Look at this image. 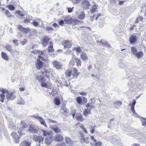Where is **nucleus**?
Segmentation results:
<instances>
[{
  "label": "nucleus",
  "instance_id": "1",
  "mask_svg": "<svg viewBox=\"0 0 146 146\" xmlns=\"http://www.w3.org/2000/svg\"><path fill=\"white\" fill-rule=\"evenodd\" d=\"M16 97V95L15 92H7L6 99L8 100H12L15 99Z\"/></svg>",
  "mask_w": 146,
  "mask_h": 146
},
{
  "label": "nucleus",
  "instance_id": "2",
  "mask_svg": "<svg viewBox=\"0 0 146 146\" xmlns=\"http://www.w3.org/2000/svg\"><path fill=\"white\" fill-rule=\"evenodd\" d=\"M52 70L49 68H46L44 69V71H42V74H45L47 78H49L50 76H52Z\"/></svg>",
  "mask_w": 146,
  "mask_h": 146
},
{
  "label": "nucleus",
  "instance_id": "3",
  "mask_svg": "<svg viewBox=\"0 0 146 146\" xmlns=\"http://www.w3.org/2000/svg\"><path fill=\"white\" fill-rule=\"evenodd\" d=\"M5 48L8 51L10 52L11 54H17L18 53V51L16 49L15 50L12 49L13 46L11 45L7 44L6 45Z\"/></svg>",
  "mask_w": 146,
  "mask_h": 146
},
{
  "label": "nucleus",
  "instance_id": "4",
  "mask_svg": "<svg viewBox=\"0 0 146 146\" xmlns=\"http://www.w3.org/2000/svg\"><path fill=\"white\" fill-rule=\"evenodd\" d=\"M63 19L64 20L65 23L68 24H72L74 20L72 18L68 16L64 17Z\"/></svg>",
  "mask_w": 146,
  "mask_h": 146
},
{
  "label": "nucleus",
  "instance_id": "5",
  "mask_svg": "<svg viewBox=\"0 0 146 146\" xmlns=\"http://www.w3.org/2000/svg\"><path fill=\"white\" fill-rule=\"evenodd\" d=\"M82 6L84 9H88L91 6L88 1L86 0H83L82 2Z\"/></svg>",
  "mask_w": 146,
  "mask_h": 146
},
{
  "label": "nucleus",
  "instance_id": "6",
  "mask_svg": "<svg viewBox=\"0 0 146 146\" xmlns=\"http://www.w3.org/2000/svg\"><path fill=\"white\" fill-rule=\"evenodd\" d=\"M20 124L21 126L20 127L19 129L21 131H18V133L20 134L21 136V131L23 130H25L27 126L25 122L23 121H21L20 123Z\"/></svg>",
  "mask_w": 146,
  "mask_h": 146
},
{
  "label": "nucleus",
  "instance_id": "7",
  "mask_svg": "<svg viewBox=\"0 0 146 146\" xmlns=\"http://www.w3.org/2000/svg\"><path fill=\"white\" fill-rule=\"evenodd\" d=\"M136 101L135 100H134L133 101L132 104H129V105L131 107V110L132 112L134 114L135 116H137L138 115L135 112V111L134 109V106L136 104Z\"/></svg>",
  "mask_w": 146,
  "mask_h": 146
},
{
  "label": "nucleus",
  "instance_id": "8",
  "mask_svg": "<svg viewBox=\"0 0 146 146\" xmlns=\"http://www.w3.org/2000/svg\"><path fill=\"white\" fill-rule=\"evenodd\" d=\"M18 28L20 31L25 33H28L30 31V29L29 28H25L22 27V26L21 25H19L18 26Z\"/></svg>",
  "mask_w": 146,
  "mask_h": 146
},
{
  "label": "nucleus",
  "instance_id": "9",
  "mask_svg": "<svg viewBox=\"0 0 146 146\" xmlns=\"http://www.w3.org/2000/svg\"><path fill=\"white\" fill-rule=\"evenodd\" d=\"M43 65V62L39 59H38L35 63V66L38 70L40 69Z\"/></svg>",
  "mask_w": 146,
  "mask_h": 146
},
{
  "label": "nucleus",
  "instance_id": "10",
  "mask_svg": "<svg viewBox=\"0 0 146 146\" xmlns=\"http://www.w3.org/2000/svg\"><path fill=\"white\" fill-rule=\"evenodd\" d=\"M11 136L13 137L15 142L17 143H19V139L20 138L21 135L19 137L15 133H12L11 134Z\"/></svg>",
  "mask_w": 146,
  "mask_h": 146
},
{
  "label": "nucleus",
  "instance_id": "11",
  "mask_svg": "<svg viewBox=\"0 0 146 146\" xmlns=\"http://www.w3.org/2000/svg\"><path fill=\"white\" fill-rule=\"evenodd\" d=\"M54 66L57 69H60L62 68V65L60 63L56 60L53 62Z\"/></svg>",
  "mask_w": 146,
  "mask_h": 146
},
{
  "label": "nucleus",
  "instance_id": "12",
  "mask_svg": "<svg viewBox=\"0 0 146 146\" xmlns=\"http://www.w3.org/2000/svg\"><path fill=\"white\" fill-rule=\"evenodd\" d=\"M62 45L64 46V48H70L72 46L70 42L68 40H64L63 41Z\"/></svg>",
  "mask_w": 146,
  "mask_h": 146
},
{
  "label": "nucleus",
  "instance_id": "13",
  "mask_svg": "<svg viewBox=\"0 0 146 146\" xmlns=\"http://www.w3.org/2000/svg\"><path fill=\"white\" fill-rule=\"evenodd\" d=\"M53 140V138L52 137H46L44 142L47 145H49L51 144Z\"/></svg>",
  "mask_w": 146,
  "mask_h": 146
},
{
  "label": "nucleus",
  "instance_id": "14",
  "mask_svg": "<svg viewBox=\"0 0 146 146\" xmlns=\"http://www.w3.org/2000/svg\"><path fill=\"white\" fill-rule=\"evenodd\" d=\"M28 131L33 133H37L38 132L37 128L32 125H30Z\"/></svg>",
  "mask_w": 146,
  "mask_h": 146
},
{
  "label": "nucleus",
  "instance_id": "15",
  "mask_svg": "<svg viewBox=\"0 0 146 146\" xmlns=\"http://www.w3.org/2000/svg\"><path fill=\"white\" fill-rule=\"evenodd\" d=\"M73 71L72 74V78H77L79 75V73H78L77 70L76 68H73Z\"/></svg>",
  "mask_w": 146,
  "mask_h": 146
},
{
  "label": "nucleus",
  "instance_id": "16",
  "mask_svg": "<svg viewBox=\"0 0 146 146\" xmlns=\"http://www.w3.org/2000/svg\"><path fill=\"white\" fill-rule=\"evenodd\" d=\"M80 58L83 61H87L88 59V57L85 52L82 53L80 55Z\"/></svg>",
  "mask_w": 146,
  "mask_h": 146
},
{
  "label": "nucleus",
  "instance_id": "17",
  "mask_svg": "<svg viewBox=\"0 0 146 146\" xmlns=\"http://www.w3.org/2000/svg\"><path fill=\"white\" fill-rule=\"evenodd\" d=\"M53 139L56 141L60 142L63 140V137L61 135L58 134L56 135L54 138H53Z\"/></svg>",
  "mask_w": 146,
  "mask_h": 146
},
{
  "label": "nucleus",
  "instance_id": "18",
  "mask_svg": "<svg viewBox=\"0 0 146 146\" xmlns=\"http://www.w3.org/2000/svg\"><path fill=\"white\" fill-rule=\"evenodd\" d=\"M31 145V143L30 141H25L21 143L20 146H30Z\"/></svg>",
  "mask_w": 146,
  "mask_h": 146
},
{
  "label": "nucleus",
  "instance_id": "19",
  "mask_svg": "<svg viewBox=\"0 0 146 146\" xmlns=\"http://www.w3.org/2000/svg\"><path fill=\"white\" fill-rule=\"evenodd\" d=\"M51 129L56 133H59L61 131L60 129L56 126H52L51 127Z\"/></svg>",
  "mask_w": 146,
  "mask_h": 146
},
{
  "label": "nucleus",
  "instance_id": "20",
  "mask_svg": "<svg viewBox=\"0 0 146 146\" xmlns=\"http://www.w3.org/2000/svg\"><path fill=\"white\" fill-rule=\"evenodd\" d=\"M97 5L95 4L92 6L91 8V9L90 10L89 12L91 13H94L95 12L97 11Z\"/></svg>",
  "mask_w": 146,
  "mask_h": 146
},
{
  "label": "nucleus",
  "instance_id": "21",
  "mask_svg": "<svg viewBox=\"0 0 146 146\" xmlns=\"http://www.w3.org/2000/svg\"><path fill=\"white\" fill-rule=\"evenodd\" d=\"M129 40L131 44L134 43L137 41V38L135 36H132L129 38Z\"/></svg>",
  "mask_w": 146,
  "mask_h": 146
},
{
  "label": "nucleus",
  "instance_id": "22",
  "mask_svg": "<svg viewBox=\"0 0 146 146\" xmlns=\"http://www.w3.org/2000/svg\"><path fill=\"white\" fill-rule=\"evenodd\" d=\"M1 56L3 59L6 61L9 60V57L7 54L4 52H2L1 54Z\"/></svg>",
  "mask_w": 146,
  "mask_h": 146
},
{
  "label": "nucleus",
  "instance_id": "23",
  "mask_svg": "<svg viewBox=\"0 0 146 146\" xmlns=\"http://www.w3.org/2000/svg\"><path fill=\"white\" fill-rule=\"evenodd\" d=\"M76 118L78 121H82L83 119L82 118V115L81 113H79L77 114L76 117Z\"/></svg>",
  "mask_w": 146,
  "mask_h": 146
},
{
  "label": "nucleus",
  "instance_id": "24",
  "mask_svg": "<svg viewBox=\"0 0 146 146\" xmlns=\"http://www.w3.org/2000/svg\"><path fill=\"white\" fill-rule=\"evenodd\" d=\"M41 134L44 136L45 137L49 135V133L46 131L42 129L40 130Z\"/></svg>",
  "mask_w": 146,
  "mask_h": 146
},
{
  "label": "nucleus",
  "instance_id": "25",
  "mask_svg": "<svg viewBox=\"0 0 146 146\" xmlns=\"http://www.w3.org/2000/svg\"><path fill=\"white\" fill-rule=\"evenodd\" d=\"M74 60H75L76 63V65L78 66L79 67L81 66L82 62L79 58H74Z\"/></svg>",
  "mask_w": 146,
  "mask_h": 146
},
{
  "label": "nucleus",
  "instance_id": "26",
  "mask_svg": "<svg viewBox=\"0 0 146 146\" xmlns=\"http://www.w3.org/2000/svg\"><path fill=\"white\" fill-rule=\"evenodd\" d=\"M85 15L84 12H81L80 14L78 15V18L79 19L83 20L85 18Z\"/></svg>",
  "mask_w": 146,
  "mask_h": 146
},
{
  "label": "nucleus",
  "instance_id": "27",
  "mask_svg": "<svg viewBox=\"0 0 146 146\" xmlns=\"http://www.w3.org/2000/svg\"><path fill=\"white\" fill-rule=\"evenodd\" d=\"M66 141L69 144V146H72L73 141H72L69 137H66Z\"/></svg>",
  "mask_w": 146,
  "mask_h": 146
},
{
  "label": "nucleus",
  "instance_id": "28",
  "mask_svg": "<svg viewBox=\"0 0 146 146\" xmlns=\"http://www.w3.org/2000/svg\"><path fill=\"white\" fill-rule=\"evenodd\" d=\"M44 138L42 136H38L36 138V141L38 142L39 143L43 141Z\"/></svg>",
  "mask_w": 146,
  "mask_h": 146
},
{
  "label": "nucleus",
  "instance_id": "29",
  "mask_svg": "<svg viewBox=\"0 0 146 146\" xmlns=\"http://www.w3.org/2000/svg\"><path fill=\"white\" fill-rule=\"evenodd\" d=\"M135 56L137 57L138 59L142 58L143 56V53L141 51H139L137 52Z\"/></svg>",
  "mask_w": 146,
  "mask_h": 146
},
{
  "label": "nucleus",
  "instance_id": "30",
  "mask_svg": "<svg viewBox=\"0 0 146 146\" xmlns=\"http://www.w3.org/2000/svg\"><path fill=\"white\" fill-rule=\"evenodd\" d=\"M82 96H78L77 97L76 99L77 102L80 104H82Z\"/></svg>",
  "mask_w": 146,
  "mask_h": 146
},
{
  "label": "nucleus",
  "instance_id": "31",
  "mask_svg": "<svg viewBox=\"0 0 146 146\" xmlns=\"http://www.w3.org/2000/svg\"><path fill=\"white\" fill-rule=\"evenodd\" d=\"M40 123L45 127H47V125L45 123L44 120L41 117L38 120Z\"/></svg>",
  "mask_w": 146,
  "mask_h": 146
},
{
  "label": "nucleus",
  "instance_id": "32",
  "mask_svg": "<svg viewBox=\"0 0 146 146\" xmlns=\"http://www.w3.org/2000/svg\"><path fill=\"white\" fill-rule=\"evenodd\" d=\"M49 45L48 47V51L50 52H53L54 50V49L53 48V45L51 41H50L49 42Z\"/></svg>",
  "mask_w": 146,
  "mask_h": 146
},
{
  "label": "nucleus",
  "instance_id": "33",
  "mask_svg": "<svg viewBox=\"0 0 146 146\" xmlns=\"http://www.w3.org/2000/svg\"><path fill=\"white\" fill-rule=\"evenodd\" d=\"M131 53L135 55L137 52V49L134 47H131Z\"/></svg>",
  "mask_w": 146,
  "mask_h": 146
},
{
  "label": "nucleus",
  "instance_id": "34",
  "mask_svg": "<svg viewBox=\"0 0 146 146\" xmlns=\"http://www.w3.org/2000/svg\"><path fill=\"white\" fill-rule=\"evenodd\" d=\"M73 54V57H72V59L69 63V64L71 66H73L75 64L74 58H74V55Z\"/></svg>",
  "mask_w": 146,
  "mask_h": 146
},
{
  "label": "nucleus",
  "instance_id": "35",
  "mask_svg": "<svg viewBox=\"0 0 146 146\" xmlns=\"http://www.w3.org/2000/svg\"><path fill=\"white\" fill-rule=\"evenodd\" d=\"M5 13L6 16L8 17H13V16L11 15V13L8 10L5 11Z\"/></svg>",
  "mask_w": 146,
  "mask_h": 146
},
{
  "label": "nucleus",
  "instance_id": "36",
  "mask_svg": "<svg viewBox=\"0 0 146 146\" xmlns=\"http://www.w3.org/2000/svg\"><path fill=\"white\" fill-rule=\"evenodd\" d=\"M140 120L141 121L142 125L146 127V118L141 117Z\"/></svg>",
  "mask_w": 146,
  "mask_h": 146
},
{
  "label": "nucleus",
  "instance_id": "37",
  "mask_svg": "<svg viewBox=\"0 0 146 146\" xmlns=\"http://www.w3.org/2000/svg\"><path fill=\"white\" fill-rule=\"evenodd\" d=\"M72 49L73 50H76V52L78 53H80L81 51V49L80 47L73 48Z\"/></svg>",
  "mask_w": 146,
  "mask_h": 146
},
{
  "label": "nucleus",
  "instance_id": "38",
  "mask_svg": "<svg viewBox=\"0 0 146 146\" xmlns=\"http://www.w3.org/2000/svg\"><path fill=\"white\" fill-rule=\"evenodd\" d=\"M90 109L88 108L85 110L84 112L83 115H84L87 116L88 115V114L90 112Z\"/></svg>",
  "mask_w": 146,
  "mask_h": 146
},
{
  "label": "nucleus",
  "instance_id": "39",
  "mask_svg": "<svg viewBox=\"0 0 146 146\" xmlns=\"http://www.w3.org/2000/svg\"><path fill=\"white\" fill-rule=\"evenodd\" d=\"M71 73L72 71L71 70H66L65 75L66 77H70L72 75Z\"/></svg>",
  "mask_w": 146,
  "mask_h": 146
},
{
  "label": "nucleus",
  "instance_id": "40",
  "mask_svg": "<svg viewBox=\"0 0 146 146\" xmlns=\"http://www.w3.org/2000/svg\"><path fill=\"white\" fill-rule=\"evenodd\" d=\"M38 81L40 82H42L44 81V78L42 76L40 75L37 78Z\"/></svg>",
  "mask_w": 146,
  "mask_h": 146
},
{
  "label": "nucleus",
  "instance_id": "41",
  "mask_svg": "<svg viewBox=\"0 0 146 146\" xmlns=\"http://www.w3.org/2000/svg\"><path fill=\"white\" fill-rule=\"evenodd\" d=\"M104 25V21L103 20H100L99 22V27L100 28L102 27Z\"/></svg>",
  "mask_w": 146,
  "mask_h": 146
},
{
  "label": "nucleus",
  "instance_id": "42",
  "mask_svg": "<svg viewBox=\"0 0 146 146\" xmlns=\"http://www.w3.org/2000/svg\"><path fill=\"white\" fill-rule=\"evenodd\" d=\"M100 15H98L97 16H96V15H93L91 16L90 17V20L91 21H93L95 17H96L95 19L96 20H97L98 19V17L100 16Z\"/></svg>",
  "mask_w": 146,
  "mask_h": 146
},
{
  "label": "nucleus",
  "instance_id": "43",
  "mask_svg": "<svg viewBox=\"0 0 146 146\" xmlns=\"http://www.w3.org/2000/svg\"><path fill=\"white\" fill-rule=\"evenodd\" d=\"M54 103L56 105H59L60 104V100L57 98H55L54 100Z\"/></svg>",
  "mask_w": 146,
  "mask_h": 146
},
{
  "label": "nucleus",
  "instance_id": "44",
  "mask_svg": "<svg viewBox=\"0 0 146 146\" xmlns=\"http://www.w3.org/2000/svg\"><path fill=\"white\" fill-rule=\"evenodd\" d=\"M102 145V142H96L93 143L92 145L93 146H101Z\"/></svg>",
  "mask_w": 146,
  "mask_h": 146
},
{
  "label": "nucleus",
  "instance_id": "45",
  "mask_svg": "<svg viewBox=\"0 0 146 146\" xmlns=\"http://www.w3.org/2000/svg\"><path fill=\"white\" fill-rule=\"evenodd\" d=\"M143 20V18L142 17H138L136 19V23H138L139 22V21H141Z\"/></svg>",
  "mask_w": 146,
  "mask_h": 146
},
{
  "label": "nucleus",
  "instance_id": "46",
  "mask_svg": "<svg viewBox=\"0 0 146 146\" xmlns=\"http://www.w3.org/2000/svg\"><path fill=\"white\" fill-rule=\"evenodd\" d=\"M17 13L20 16L21 18H23V16L25 17V15L23 14L20 11H17Z\"/></svg>",
  "mask_w": 146,
  "mask_h": 146
},
{
  "label": "nucleus",
  "instance_id": "47",
  "mask_svg": "<svg viewBox=\"0 0 146 146\" xmlns=\"http://www.w3.org/2000/svg\"><path fill=\"white\" fill-rule=\"evenodd\" d=\"M68 111L67 109H66L65 110H64L62 111H61V113H62L64 114V115H66L68 114Z\"/></svg>",
  "mask_w": 146,
  "mask_h": 146
},
{
  "label": "nucleus",
  "instance_id": "48",
  "mask_svg": "<svg viewBox=\"0 0 146 146\" xmlns=\"http://www.w3.org/2000/svg\"><path fill=\"white\" fill-rule=\"evenodd\" d=\"M66 106L64 104H62L61 107L60 111H62L64 110H65L66 108Z\"/></svg>",
  "mask_w": 146,
  "mask_h": 146
},
{
  "label": "nucleus",
  "instance_id": "49",
  "mask_svg": "<svg viewBox=\"0 0 146 146\" xmlns=\"http://www.w3.org/2000/svg\"><path fill=\"white\" fill-rule=\"evenodd\" d=\"M72 51L70 49H68L67 51L64 52V54L66 55H68L70 54Z\"/></svg>",
  "mask_w": 146,
  "mask_h": 146
},
{
  "label": "nucleus",
  "instance_id": "50",
  "mask_svg": "<svg viewBox=\"0 0 146 146\" xmlns=\"http://www.w3.org/2000/svg\"><path fill=\"white\" fill-rule=\"evenodd\" d=\"M46 29L48 31H52L54 29L51 27H48L46 28Z\"/></svg>",
  "mask_w": 146,
  "mask_h": 146
},
{
  "label": "nucleus",
  "instance_id": "51",
  "mask_svg": "<svg viewBox=\"0 0 146 146\" xmlns=\"http://www.w3.org/2000/svg\"><path fill=\"white\" fill-rule=\"evenodd\" d=\"M114 104L116 106H120L122 104V103L118 101L115 102Z\"/></svg>",
  "mask_w": 146,
  "mask_h": 146
},
{
  "label": "nucleus",
  "instance_id": "52",
  "mask_svg": "<svg viewBox=\"0 0 146 146\" xmlns=\"http://www.w3.org/2000/svg\"><path fill=\"white\" fill-rule=\"evenodd\" d=\"M33 117L34 118H36V119L39 120V119L41 117L38 116V114H36L33 116Z\"/></svg>",
  "mask_w": 146,
  "mask_h": 146
},
{
  "label": "nucleus",
  "instance_id": "53",
  "mask_svg": "<svg viewBox=\"0 0 146 146\" xmlns=\"http://www.w3.org/2000/svg\"><path fill=\"white\" fill-rule=\"evenodd\" d=\"M12 41L16 46L18 45V40H13Z\"/></svg>",
  "mask_w": 146,
  "mask_h": 146
},
{
  "label": "nucleus",
  "instance_id": "54",
  "mask_svg": "<svg viewBox=\"0 0 146 146\" xmlns=\"http://www.w3.org/2000/svg\"><path fill=\"white\" fill-rule=\"evenodd\" d=\"M95 126H92L91 127L90 132L92 133H93L95 131V130L94 129L95 128Z\"/></svg>",
  "mask_w": 146,
  "mask_h": 146
},
{
  "label": "nucleus",
  "instance_id": "55",
  "mask_svg": "<svg viewBox=\"0 0 146 146\" xmlns=\"http://www.w3.org/2000/svg\"><path fill=\"white\" fill-rule=\"evenodd\" d=\"M50 39V38L49 37L46 36L42 40H43L44 41H46V42H47L48 43Z\"/></svg>",
  "mask_w": 146,
  "mask_h": 146
},
{
  "label": "nucleus",
  "instance_id": "56",
  "mask_svg": "<svg viewBox=\"0 0 146 146\" xmlns=\"http://www.w3.org/2000/svg\"><path fill=\"white\" fill-rule=\"evenodd\" d=\"M8 9L9 10H14L15 9V7L13 5H10L8 6Z\"/></svg>",
  "mask_w": 146,
  "mask_h": 146
},
{
  "label": "nucleus",
  "instance_id": "57",
  "mask_svg": "<svg viewBox=\"0 0 146 146\" xmlns=\"http://www.w3.org/2000/svg\"><path fill=\"white\" fill-rule=\"evenodd\" d=\"M64 20L63 19L60 21L58 23L59 25L61 26H63L64 24Z\"/></svg>",
  "mask_w": 146,
  "mask_h": 146
},
{
  "label": "nucleus",
  "instance_id": "58",
  "mask_svg": "<svg viewBox=\"0 0 146 146\" xmlns=\"http://www.w3.org/2000/svg\"><path fill=\"white\" fill-rule=\"evenodd\" d=\"M80 1V0H72V3L75 4L78 3Z\"/></svg>",
  "mask_w": 146,
  "mask_h": 146
},
{
  "label": "nucleus",
  "instance_id": "59",
  "mask_svg": "<svg viewBox=\"0 0 146 146\" xmlns=\"http://www.w3.org/2000/svg\"><path fill=\"white\" fill-rule=\"evenodd\" d=\"M48 43L46 41H44L43 40H42V45L44 46H46V45L48 44Z\"/></svg>",
  "mask_w": 146,
  "mask_h": 146
},
{
  "label": "nucleus",
  "instance_id": "60",
  "mask_svg": "<svg viewBox=\"0 0 146 146\" xmlns=\"http://www.w3.org/2000/svg\"><path fill=\"white\" fill-rule=\"evenodd\" d=\"M32 23L34 26L35 27L37 26L38 25V23L35 21H33Z\"/></svg>",
  "mask_w": 146,
  "mask_h": 146
},
{
  "label": "nucleus",
  "instance_id": "61",
  "mask_svg": "<svg viewBox=\"0 0 146 146\" xmlns=\"http://www.w3.org/2000/svg\"><path fill=\"white\" fill-rule=\"evenodd\" d=\"M83 140L86 143H89V141L87 138H83Z\"/></svg>",
  "mask_w": 146,
  "mask_h": 146
},
{
  "label": "nucleus",
  "instance_id": "62",
  "mask_svg": "<svg viewBox=\"0 0 146 146\" xmlns=\"http://www.w3.org/2000/svg\"><path fill=\"white\" fill-rule=\"evenodd\" d=\"M73 8L74 7H72V8H67V9H68V12L70 13L72 12Z\"/></svg>",
  "mask_w": 146,
  "mask_h": 146
},
{
  "label": "nucleus",
  "instance_id": "63",
  "mask_svg": "<svg viewBox=\"0 0 146 146\" xmlns=\"http://www.w3.org/2000/svg\"><path fill=\"white\" fill-rule=\"evenodd\" d=\"M0 91L3 94H4L6 92H7V90H6L1 88H0Z\"/></svg>",
  "mask_w": 146,
  "mask_h": 146
},
{
  "label": "nucleus",
  "instance_id": "64",
  "mask_svg": "<svg viewBox=\"0 0 146 146\" xmlns=\"http://www.w3.org/2000/svg\"><path fill=\"white\" fill-rule=\"evenodd\" d=\"M56 146H66V144L65 143H63L61 144H58Z\"/></svg>",
  "mask_w": 146,
  "mask_h": 146
}]
</instances>
